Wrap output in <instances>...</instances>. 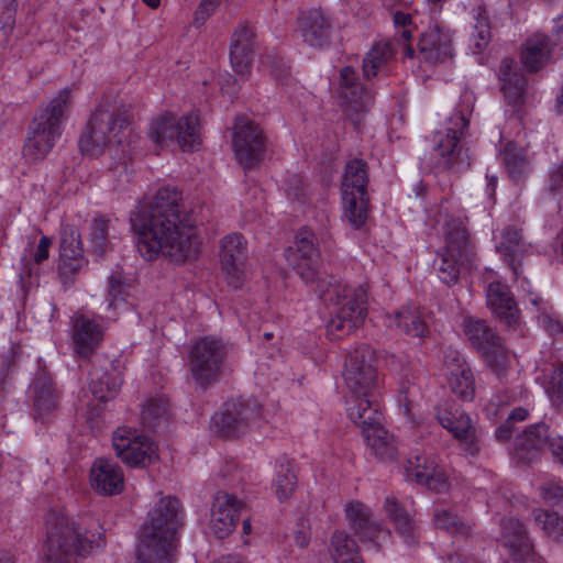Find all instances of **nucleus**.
I'll list each match as a JSON object with an SVG mask.
<instances>
[{"instance_id": "774afa93", "label": "nucleus", "mask_w": 563, "mask_h": 563, "mask_svg": "<svg viewBox=\"0 0 563 563\" xmlns=\"http://www.w3.org/2000/svg\"><path fill=\"white\" fill-rule=\"evenodd\" d=\"M550 188L552 191L563 190V164L552 172L550 178Z\"/></svg>"}, {"instance_id": "f704fd0d", "label": "nucleus", "mask_w": 563, "mask_h": 563, "mask_svg": "<svg viewBox=\"0 0 563 563\" xmlns=\"http://www.w3.org/2000/svg\"><path fill=\"white\" fill-rule=\"evenodd\" d=\"M552 48L553 45L547 35L536 33L523 45L522 63L528 69L536 71L550 62Z\"/></svg>"}, {"instance_id": "72a5a7b5", "label": "nucleus", "mask_w": 563, "mask_h": 563, "mask_svg": "<svg viewBox=\"0 0 563 563\" xmlns=\"http://www.w3.org/2000/svg\"><path fill=\"white\" fill-rule=\"evenodd\" d=\"M123 374L119 365L110 364L109 369H95L91 373L90 390L99 401L112 399L121 388Z\"/></svg>"}, {"instance_id": "39448f33", "label": "nucleus", "mask_w": 563, "mask_h": 563, "mask_svg": "<svg viewBox=\"0 0 563 563\" xmlns=\"http://www.w3.org/2000/svg\"><path fill=\"white\" fill-rule=\"evenodd\" d=\"M71 103V91L64 88L32 120L23 146V156L30 163L43 161L63 132Z\"/></svg>"}, {"instance_id": "338daca9", "label": "nucleus", "mask_w": 563, "mask_h": 563, "mask_svg": "<svg viewBox=\"0 0 563 563\" xmlns=\"http://www.w3.org/2000/svg\"><path fill=\"white\" fill-rule=\"evenodd\" d=\"M541 322L545 330L550 332L552 335L563 333V325L560 321L554 320L549 316H543L541 318Z\"/></svg>"}, {"instance_id": "603ef678", "label": "nucleus", "mask_w": 563, "mask_h": 563, "mask_svg": "<svg viewBox=\"0 0 563 563\" xmlns=\"http://www.w3.org/2000/svg\"><path fill=\"white\" fill-rule=\"evenodd\" d=\"M489 40L490 31L487 20L485 18L477 19L474 31L470 36V48L474 54H479L488 45Z\"/></svg>"}, {"instance_id": "cd10ccee", "label": "nucleus", "mask_w": 563, "mask_h": 563, "mask_svg": "<svg viewBox=\"0 0 563 563\" xmlns=\"http://www.w3.org/2000/svg\"><path fill=\"white\" fill-rule=\"evenodd\" d=\"M418 51L426 63H444L452 57L451 36L439 27H431L421 34Z\"/></svg>"}, {"instance_id": "052dcab7", "label": "nucleus", "mask_w": 563, "mask_h": 563, "mask_svg": "<svg viewBox=\"0 0 563 563\" xmlns=\"http://www.w3.org/2000/svg\"><path fill=\"white\" fill-rule=\"evenodd\" d=\"M13 372V365L11 362H4L0 367V397L11 386V376Z\"/></svg>"}, {"instance_id": "1a4fd4ad", "label": "nucleus", "mask_w": 563, "mask_h": 563, "mask_svg": "<svg viewBox=\"0 0 563 563\" xmlns=\"http://www.w3.org/2000/svg\"><path fill=\"white\" fill-rule=\"evenodd\" d=\"M147 135L161 148L176 143L184 152H191L201 145L198 118L195 114H159L151 121Z\"/></svg>"}, {"instance_id": "4c0bfd02", "label": "nucleus", "mask_w": 563, "mask_h": 563, "mask_svg": "<svg viewBox=\"0 0 563 563\" xmlns=\"http://www.w3.org/2000/svg\"><path fill=\"white\" fill-rule=\"evenodd\" d=\"M367 169L362 159L354 158L346 164L341 192L367 195Z\"/></svg>"}, {"instance_id": "423d86ee", "label": "nucleus", "mask_w": 563, "mask_h": 563, "mask_svg": "<svg viewBox=\"0 0 563 563\" xmlns=\"http://www.w3.org/2000/svg\"><path fill=\"white\" fill-rule=\"evenodd\" d=\"M129 123L114 103L98 106L79 137L80 152L92 158L111 152L124 141Z\"/></svg>"}, {"instance_id": "2f4dec72", "label": "nucleus", "mask_w": 563, "mask_h": 563, "mask_svg": "<svg viewBox=\"0 0 563 563\" xmlns=\"http://www.w3.org/2000/svg\"><path fill=\"white\" fill-rule=\"evenodd\" d=\"M439 423L456 439L467 441L473 438V427L468 416L455 404L445 401L435 408Z\"/></svg>"}, {"instance_id": "412c9836", "label": "nucleus", "mask_w": 563, "mask_h": 563, "mask_svg": "<svg viewBox=\"0 0 563 563\" xmlns=\"http://www.w3.org/2000/svg\"><path fill=\"white\" fill-rule=\"evenodd\" d=\"M242 503L225 492H218L212 501L209 528L220 539L228 537L235 529L238 512Z\"/></svg>"}, {"instance_id": "de8ad7c7", "label": "nucleus", "mask_w": 563, "mask_h": 563, "mask_svg": "<svg viewBox=\"0 0 563 563\" xmlns=\"http://www.w3.org/2000/svg\"><path fill=\"white\" fill-rule=\"evenodd\" d=\"M296 476L287 466L280 465L273 482L275 495L282 501L288 499L296 487Z\"/></svg>"}, {"instance_id": "e2e57ef3", "label": "nucleus", "mask_w": 563, "mask_h": 563, "mask_svg": "<svg viewBox=\"0 0 563 563\" xmlns=\"http://www.w3.org/2000/svg\"><path fill=\"white\" fill-rule=\"evenodd\" d=\"M553 394L559 400H563V365L554 369L552 375Z\"/></svg>"}, {"instance_id": "69168bd1", "label": "nucleus", "mask_w": 563, "mask_h": 563, "mask_svg": "<svg viewBox=\"0 0 563 563\" xmlns=\"http://www.w3.org/2000/svg\"><path fill=\"white\" fill-rule=\"evenodd\" d=\"M220 85L222 92L227 93L230 98H234L238 95L236 79L232 76H224V78L220 80Z\"/></svg>"}, {"instance_id": "864d4df0", "label": "nucleus", "mask_w": 563, "mask_h": 563, "mask_svg": "<svg viewBox=\"0 0 563 563\" xmlns=\"http://www.w3.org/2000/svg\"><path fill=\"white\" fill-rule=\"evenodd\" d=\"M517 400L522 401L523 406L516 407L511 411H509L508 420L511 423L515 421H523V420L528 419L529 412L531 410V407H530L531 395L527 390L520 389V391L516 396H514L511 399V401H514V402Z\"/></svg>"}, {"instance_id": "7ed1b4c3", "label": "nucleus", "mask_w": 563, "mask_h": 563, "mask_svg": "<svg viewBox=\"0 0 563 563\" xmlns=\"http://www.w3.org/2000/svg\"><path fill=\"white\" fill-rule=\"evenodd\" d=\"M375 362V353L367 345L355 349L346 356L343 377L350 419L362 418L365 413L374 416L379 410L380 378Z\"/></svg>"}, {"instance_id": "4d7b16f0", "label": "nucleus", "mask_w": 563, "mask_h": 563, "mask_svg": "<svg viewBox=\"0 0 563 563\" xmlns=\"http://www.w3.org/2000/svg\"><path fill=\"white\" fill-rule=\"evenodd\" d=\"M543 499L555 506H563V487L555 483H547L541 486Z\"/></svg>"}, {"instance_id": "6e6d98bb", "label": "nucleus", "mask_w": 563, "mask_h": 563, "mask_svg": "<svg viewBox=\"0 0 563 563\" xmlns=\"http://www.w3.org/2000/svg\"><path fill=\"white\" fill-rule=\"evenodd\" d=\"M424 486L435 493H445L450 488L449 477L445 472L437 465L433 470V474H431L429 479L424 483Z\"/></svg>"}, {"instance_id": "c85d7f7f", "label": "nucleus", "mask_w": 563, "mask_h": 563, "mask_svg": "<svg viewBox=\"0 0 563 563\" xmlns=\"http://www.w3.org/2000/svg\"><path fill=\"white\" fill-rule=\"evenodd\" d=\"M487 305L497 318L508 325L519 320L517 303L507 285L500 282L489 283L486 290Z\"/></svg>"}, {"instance_id": "13d9d810", "label": "nucleus", "mask_w": 563, "mask_h": 563, "mask_svg": "<svg viewBox=\"0 0 563 563\" xmlns=\"http://www.w3.org/2000/svg\"><path fill=\"white\" fill-rule=\"evenodd\" d=\"M221 0H202L195 12V22L198 24L205 21L214 12Z\"/></svg>"}, {"instance_id": "7c9ffc66", "label": "nucleus", "mask_w": 563, "mask_h": 563, "mask_svg": "<svg viewBox=\"0 0 563 563\" xmlns=\"http://www.w3.org/2000/svg\"><path fill=\"white\" fill-rule=\"evenodd\" d=\"M385 323L388 328L397 329L413 338H424L429 332L420 309L415 305L402 306L393 314H387Z\"/></svg>"}, {"instance_id": "4be33fe9", "label": "nucleus", "mask_w": 563, "mask_h": 563, "mask_svg": "<svg viewBox=\"0 0 563 563\" xmlns=\"http://www.w3.org/2000/svg\"><path fill=\"white\" fill-rule=\"evenodd\" d=\"M298 30L302 41L311 47L327 46L334 34L331 19L320 9L302 12L298 19Z\"/></svg>"}, {"instance_id": "dca6fc26", "label": "nucleus", "mask_w": 563, "mask_h": 563, "mask_svg": "<svg viewBox=\"0 0 563 563\" xmlns=\"http://www.w3.org/2000/svg\"><path fill=\"white\" fill-rule=\"evenodd\" d=\"M362 431L369 451L380 461H394L398 454V442L382 424V412L362 415V418L351 419Z\"/></svg>"}, {"instance_id": "a19ab883", "label": "nucleus", "mask_w": 563, "mask_h": 563, "mask_svg": "<svg viewBox=\"0 0 563 563\" xmlns=\"http://www.w3.org/2000/svg\"><path fill=\"white\" fill-rule=\"evenodd\" d=\"M344 219L354 228L360 229L368 214L367 195L342 194Z\"/></svg>"}, {"instance_id": "c9c22d12", "label": "nucleus", "mask_w": 563, "mask_h": 563, "mask_svg": "<svg viewBox=\"0 0 563 563\" xmlns=\"http://www.w3.org/2000/svg\"><path fill=\"white\" fill-rule=\"evenodd\" d=\"M329 553L334 563H364L355 540L343 530L333 532Z\"/></svg>"}, {"instance_id": "e433bc0d", "label": "nucleus", "mask_w": 563, "mask_h": 563, "mask_svg": "<svg viewBox=\"0 0 563 563\" xmlns=\"http://www.w3.org/2000/svg\"><path fill=\"white\" fill-rule=\"evenodd\" d=\"M387 518L393 522L395 529L408 542L413 539L416 526L410 515L404 509L394 496H387L383 505Z\"/></svg>"}, {"instance_id": "a18cd8bd", "label": "nucleus", "mask_w": 563, "mask_h": 563, "mask_svg": "<svg viewBox=\"0 0 563 563\" xmlns=\"http://www.w3.org/2000/svg\"><path fill=\"white\" fill-rule=\"evenodd\" d=\"M112 223L108 219L95 218L90 224L89 243L92 251L102 254L108 245Z\"/></svg>"}, {"instance_id": "bb28decb", "label": "nucleus", "mask_w": 563, "mask_h": 563, "mask_svg": "<svg viewBox=\"0 0 563 563\" xmlns=\"http://www.w3.org/2000/svg\"><path fill=\"white\" fill-rule=\"evenodd\" d=\"M346 518L362 540L379 544L390 532L373 521L372 511L360 501H351L344 508Z\"/></svg>"}, {"instance_id": "ddd939ff", "label": "nucleus", "mask_w": 563, "mask_h": 563, "mask_svg": "<svg viewBox=\"0 0 563 563\" xmlns=\"http://www.w3.org/2000/svg\"><path fill=\"white\" fill-rule=\"evenodd\" d=\"M219 258L222 280L232 290L241 289L247 277L245 239L239 233L225 235L221 240Z\"/></svg>"}, {"instance_id": "49530a36", "label": "nucleus", "mask_w": 563, "mask_h": 563, "mask_svg": "<svg viewBox=\"0 0 563 563\" xmlns=\"http://www.w3.org/2000/svg\"><path fill=\"white\" fill-rule=\"evenodd\" d=\"M390 57L388 44H376L367 53L363 60V71L365 77H374L377 71L387 63Z\"/></svg>"}, {"instance_id": "f3484780", "label": "nucleus", "mask_w": 563, "mask_h": 563, "mask_svg": "<svg viewBox=\"0 0 563 563\" xmlns=\"http://www.w3.org/2000/svg\"><path fill=\"white\" fill-rule=\"evenodd\" d=\"M548 444L554 459L563 464V435H550L549 428L541 423L529 427L515 444L514 454L521 462H531Z\"/></svg>"}, {"instance_id": "a211bd4d", "label": "nucleus", "mask_w": 563, "mask_h": 563, "mask_svg": "<svg viewBox=\"0 0 563 563\" xmlns=\"http://www.w3.org/2000/svg\"><path fill=\"white\" fill-rule=\"evenodd\" d=\"M443 374L452 393L464 400L474 398L475 380L473 372L457 350L448 347L444 351Z\"/></svg>"}, {"instance_id": "6ab92c4d", "label": "nucleus", "mask_w": 563, "mask_h": 563, "mask_svg": "<svg viewBox=\"0 0 563 563\" xmlns=\"http://www.w3.org/2000/svg\"><path fill=\"white\" fill-rule=\"evenodd\" d=\"M451 121L452 128H448L445 132H438L434 136V152L439 156L438 164L443 168H459L465 163L459 141L468 120L463 113H456Z\"/></svg>"}, {"instance_id": "f8f14e48", "label": "nucleus", "mask_w": 563, "mask_h": 563, "mask_svg": "<svg viewBox=\"0 0 563 563\" xmlns=\"http://www.w3.org/2000/svg\"><path fill=\"white\" fill-rule=\"evenodd\" d=\"M286 260L306 284L320 280L321 258L317 238L310 229L303 228L298 231L294 245L286 251Z\"/></svg>"}, {"instance_id": "9b49d317", "label": "nucleus", "mask_w": 563, "mask_h": 563, "mask_svg": "<svg viewBox=\"0 0 563 563\" xmlns=\"http://www.w3.org/2000/svg\"><path fill=\"white\" fill-rule=\"evenodd\" d=\"M464 332L472 345L485 357L487 365L498 376L510 366V355L501 339L485 321L465 318Z\"/></svg>"}, {"instance_id": "b1692460", "label": "nucleus", "mask_w": 563, "mask_h": 563, "mask_svg": "<svg viewBox=\"0 0 563 563\" xmlns=\"http://www.w3.org/2000/svg\"><path fill=\"white\" fill-rule=\"evenodd\" d=\"M89 482L91 488L100 495H118L124 487L123 471L114 461L100 457L91 465Z\"/></svg>"}, {"instance_id": "2eb2a0df", "label": "nucleus", "mask_w": 563, "mask_h": 563, "mask_svg": "<svg viewBox=\"0 0 563 563\" xmlns=\"http://www.w3.org/2000/svg\"><path fill=\"white\" fill-rule=\"evenodd\" d=\"M232 146L238 162L245 168L255 166L265 153L262 131L245 118H239L235 122Z\"/></svg>"}, {"instance_id": "ea45409f", "label": "nucleus", "mask_w": 563, "mask_h": 563, "mask_svg": "<svg viewBox=\"0 0 563 563\" xmlns=\"http://www.w3.org/2000/svg\"><path fill=\"white\" fill-rule=\"evenodd\" d=\"M496 247L506 257H509L514 273L517 275L518 267L515 265V260L521 256L525 252L521 230L516 227H508L504 229L499 238H497Z\"/></svg>"}, {"instance_id": "5701e85b", "label": "nucleus", "mask_w": 563, "mask_h": 563, "mask_svg": "<svg viewBox=\"0 0 563 563\" xmlns=\"http://www.w3.org/2000/svg\"><path fill=\"white\" fill-rule=\"evenodd\" d=\"M103 335V327L95 319L82 313L71 318V340L79 356L89 357L101 344Z\"/></svg>"}, {"instance_id": "f257e3e1", "label": "nucleus", "mask_w": 563, "mask_h": 563, "mask_svg": "<svg viewBox=\"0 0 563 563\" xmlns=\"http://www.w3.org/2000/svg\"><path fill=\"white\" fill-rule=\"evenodd\" d=\"M178 191L170 187L159 188L147 210L132 220L136 246L141 256L154 261L161 254L176 263H185L197 256L200 239L195 225L180 219Z\"/></svg>"}, {"instance_id": "473e14b6", "label": "nucleus", "mask_w": 563, "mask_h": 563, "mask_svg": "<svg viewBox=\"0 0 563 563\" xmlns=\"http://www.w3.org/2000/svg\"><path fill=\"white\" fill-rule=\"evenodd\" d=\"M84 249L80 234L73 225H65L60 238L59 268L64 273H75L84 264Z\"/></svg>"}, {"instance_id": "aec40b11", "label": "nucleus", "mask_w": 563, "mask_h": 563, "mask_svg": "<svg viewBox=\"0 0 563 563\" xmlns=\"http://www.w3.org/2000/svg\"><path fill=\"white\" fill-rule=\"evenodd\" d=\"M261 416V407L251 401L232 400L225 404L224 409L212 417L217 432L225 437L236 435L251 421Z\"/></svg>"}, {"instance_id": "20e7f679", "label": "nucleus", "mask_w": 563, "mask_h": 563, "mask_svg": "<svg viewBox=\"0 0 563 563\" xmlns=\"http://www.w3.org/2000/svg\"><path fill=\"white\" fill-rule=\"evenodd\" d=\"M106 544L101 527L81 531L75 521L60 514L46 519V561L44 563H76L77 556L100 551Z\"/></svg>"}, {"instance_id": "393cba45", "label": "nucleus", "mask_w": 563, "mask_h": 563, "mask_svg": "<svg viewBox=\"0 0 563 563\" xmlns=\"http://www.w3.org/2000/svg\"><path fill=\"white\" fill-rule=\"evenodd\" d=\"M339 95L345 111L363 112L373 103V96L356 81L355 71L351 67L340 70Z\"/></svg>"}, {"instance_id": "4468645a", "label": "nucleus", "mask_w": 563, "mask_h": 563, "mask_svg": "<svg viewBox=\"0 0 563 563\" xmlns=\"http://www.w3.org/2000/svg\"><path fill=\"white\" fill-rule=\"evenodd\" d=\"M112 444L118 457L130 466H145L157 457L156 445L130 428H118Z\"/></svg>"}, {"instance_id": "58836bf2", "label": "nucleus", "mask_w": 563, "mask_h": 563, "mask_svg": "<svg viewBox=\"0 0 563 563\" xmlns=\"http://www.w3.org/2000/svg\"><path fill=\"white\" fill-rule=\"evenodd\" d=\"M515 63L508 58L504 59L499 69L501 90L508 102L517 104L523 95L526 81L522 76L512 71Z\"/></svg>"}, {"instance_id": "0e129e2a", "label": "nucleus", "mask_w": 563, "mask_h": 563, "mask_svg": "<svg viewBox=\"0 0 563 563\" xmlns=\"http://www.w3.org/2000/svg\"><path fill=\"white\" fill-rule=\"evenodd\" d=\"M52 241L47 236H42L37 249L33 255L34 261L40 264L48 257V250Z\"/></svg>"}, {"instance_id": "680f3d73", "label": "nucleus", "mask_w": 563, "mask_h": 563, "mask_svg": "<svg viewBox=\"0 0 563 563\" xmlns=\"http://www.w3.org/2000/svg\"><path fill=\"white\" fill-rule=\"evenodd\" d=\"M413 391L408 389L406 391H401V395L398 399L401 407H404L405 413L408 418L413 419V408H415V400L412 398Z\"/></svg>"}, {"instance_id": "f03ea898", "label": "nucleus", "mask_w": 563, "mask_h": 563, "mask_svg": "<svg viewBox=\"0 0 563 563\" xmlns=\"http://www.w3.org/2000/svg\"><path fill=\"white\" fill-rule=\"evenodd\" d=\"M183 511L177 498H161L148 511L136 545V563H173Z\"/></svg>"}, {"instance_id": "79ce46f5", "label": "nucleus", "mask_w": 563, "mask_h": 563, "mask_svg": "<svg viewBox=\"0 0 563 563\" xmlns=\"http://www.w3.org/2000/svg\"><path fill=\"white\" fill-rule=\"evenodd\" d=\"M536 525L544 534L556 541L563 542V517L558 512L537 509L533 511Z\"/></svg>"}, {"instance_id": "9d476101", "label": "nucleus", "mask_w": 563, "mask_h": 563, "mask_svg": "<svg viewBox=\"0 0 563 563\" xmlns=\"http://www.w3.org/2000/svg\"><path fill=\"white\" fill-rule=\"evenodd\" d=\"M225 354L223 342L213 336L201 338L192 345L188 365L199 386L207 387L219 378Z\"/></svg>"}, {"instance_id": "5fc2aeb1", "label": "nucleus", "mask_w": 563, "mask_h": 563, "mask_svg": "<svg viewBox=\"0 0 563 563\" xmlns=\"http://www.w3.org/2000/svg\"><path fill=\"white\" fill-rule=\"evenodd\" d=\"M35 410L38 417H44L56 408V396L52 390H43L35 399Z\"/></svg>"}, {"instance_id": "bf43d9fd", "label": "nucleus", "mask_w": 563, "mask_h": 563, "mask_svg": "<svg viewBox=\"0 0 563 563\" xmlns=\"http://www.w3.org/2000/svg\"><path fill=\"white\" fill-rule=\"evenodd\" d=\"M485 415L488 419H497L506 413V406L501 404L499 396L492 398L484 408Z\"/></svg>"}, {"instance_id": "a878e982", "label": "nucleus", "mask_w": 563, "mask_h": 563, "mask_svg": "<svg viewBox=\"0 0 563 563\" xmlns=\"http://www.w3.org/2000/svg\"><path fill=\"white\" fill-rule=\"evenodd\" d=\"M499 542L516 561L526 560L533 550L523 525L516 518H506L501 521Z\"/></svg>"}, {"instance_id": "6e6552de", "label": "nucleus", "mask_w": 563, "mask_h": 563, "mask_svg": "<svg viewBox=\"0 0 563 563\" xmlns=\"http://www.w3.org/2000/svg\"><path fill=\"white\" fill-rule=\"evenodd\" d=\"M476 260L474 246L461 220L452 219L444 227V246L438 253L434 267L439 278L446 285H454L462 268H471Z\"/></svg>"}, {"instance_id": "37998d69", "label": "nucleus", "mask_w": 563, "mask_h": 563, "mask_svg": "<svg viewBox=\"0 0 563 563\" xmlns=\"http://www.w3.org/2000/svg\"><path fill=\"white\" fill-rule=\"evenodd\" d=\"M435 467L437 464L423 455L409 457L405 466L407 477L422 485H424L431 474H433Z\"/></svg>"}, {"instance_id": "c03bdc74", "label": "nucleus", "mask_w": 563, "mask_h": 563, "mask_svg": "<svg viewBox=\"0 0 563 563\" xmlns=\"http://www.w3.org/2000/svg\"><path fill=\"white\" fill-rule=\"evenodd\" d=\"M433 522L438 529H443L451 534H465L470 526L465 523L456 514L446 508H437L433 515Z\"/></svg>"}, {"instance_id": "8fccbe9b", "label": "nucleus", "mask_w": 563, "mask_h": 563, "mask_svg": "<svg viewBox=\"0 0 563 563\" xmlns=\"http://www.w3.org/2000/svg\"><path fill=\"white\" fill-rule=\"evenodd\" d=\"M168 413V401L164 396H158L150 399L143 405L141 415L143 421L148 424H155L159 419H163Z\"/></svg>"}, {"instance_id": "3c124183", "label": "nucleus", "mask_w": 563, "mask_h": 563, "mask_svg": "<svg viewBox=\"0 0 563 563\" xmlns=\"http://www.w3.org/2000/svg\"><path fill=\"white\" fill-rule=\"evenodd\" d=\"M124 289L122 278L120 276L111 275L108 278L107 308L109 310L113 309L114 311H118L125 307Z\"/></svg>"}, {"instance_id": "0eeeda50", "label": "nucleus", "mask_w": 563, "mask_h": 563, "mask_svg": "<svg viewBox=\"0 0 563 563\" xmlns=\"http://www.w3.org/2000/svg\"><path fill=\"white\" fill-rule=\"evenodd\" d=\"M319 296L324 301L339 305L340 309L333 317L327 330L333 339H341L360 328L366 317V290L363 286L351 287L341 282L329 283L325 290L319 289Z\"/></svg>"}, {"instance_id": "c756f323", "label": "nucleus", "mask_w": 563, "mask_h": 563, "mask_svg": "<svg viewBox=\"0 0 563 563\" xmlns=\"http://www.w3.org/2000/svg\"><path fill=\"white\" fill-rule=\"evenodd\" d=\"M255 31L252 26L239 27L232 37L230 60L233 69L241 76L250 73L253 60V40Z\"/></svg>"}, {"instance_id": "09e8293b", "label": "nucleus", "mask_w": 563, "mask_h": 563, "mask_svg": "<svg viewBox=\"0 0 563 563\" xmlns=\"http://www.w3.org/2000/svg\"><path fill=\"white\" fill-rule=\"evenodd\" d=\"M501 156L506 167L514 177H519L528 165L526 153L515 144H508Z\"/></svg>"}]
</instances>
